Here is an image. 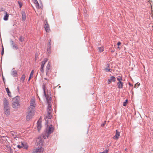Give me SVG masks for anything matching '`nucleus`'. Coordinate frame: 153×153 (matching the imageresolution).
I'll use <instances>...</instances> for the list:
<instances>
[{
	"label": "nucleus",
	"instance_id": "nucleus-1",
	"mask_svg": "<svg viewBox=\"0 0 153 153\" xmlns=\"http://www.w3.org/2000/svg\"><path fill=\"white\" fill-rule=\"evenodd\" d=\"M46 120L45 125H46V128L44 134L43 135V137L44 139H47L48 138L51 133H52L54 128V127L51 124L49 125L48 121L49 120Z\"/></svg>",
	"mask_w": 153,
	"mask_h": 153
},
{
	"label": "nucleus",
	"instance_id": "nucleus-2",
	"mask_svg": "<svg viewBox=\"0 0 153 153\" xmlns=\"http://www.w3.org/2000/svg\"><path fill=\"white\" fill-rule=\"evenodd\" d=\"M20 98L19 96H16L13 99V102L12 106L14 108L17 109L19 107L20 105L19 103Z\"/></svg>",
	"mask_w": 153,
	"mask_h": 153
},
{
	"label": "nucleus",
	"instance_id": "nucleus-3",
	"mask_svg": "<svg viewBox=\"0 0 153 153\" xmlns=\"http://www.w3.org/2000/svg\"><path fill=\"white\" fill-rule=\"evenodd\" d=\"M35 111L31 110L30 109H27V116H26V120L29 121L34 116Z\"/></svg>",
	"mask_w": 153,
	"mask_h": 153
},
{
	"label": "nucleus",
	"instance_id": "nucleus-4",
	"mask_svg": "<svg viewBox=\"0 0 153 153\" xmlns=\"http://www.w3.org/2000/svg\"><path fill=\"white\" fill-rule=\"evenodd\" d=\"M52 108L51 104H48V106L47 109V116L45 117V120L48 119L50 120L52 118V115L51 113L52 112Z\"/></svg>",
	"mask_w": 153,
	"mask_h": 153
},
{
	"label": "nucleus",
	"instance_id": "nucleus-5",
	"mask_svg": "<svg viewBox=\"0 0 153 153\" xmlns=\"http://www.w3.org/2000/svg\"><path fill=\"white\" fill-rule=\"evenodd\" d=\"M30 106L27 109H30V110L35 111V108L36 106L35 100V99H32L30 100Z\"/></svg>",
	"mask_w": 153,
	"mask_h": 153
},
{
	"label": "nucleus",
	"instance_id": "nucleus-6",
	"mask_svg": "<svg viewBox=\"0 0 153 153\" xmlns=\"http://www.w3.org/2000/svg\"><path fill=\"white\" fill-rule=\"evenodd\" d=\"M42 88L43 90L44 95L46 97L47 102L48 104H50V103L51 102V97L48 96L46 95L45 91V86L44 85H42Z\"/></svg>",
	"mask_w": 153,
	"mask_h": 153
},
{
	"label": "nucleus",
	"instance_id": "nucleus-7",
	"mask_svg": "<svg viewBox=\"0 0 153 153\" xmlns=\"http://www.w3.org/2000/svg\"><path fill=\"white\" fill-rule=\"evenodd\" d=\"M45 24L44 26L45 28L47 33L49 32L50 31V28L49 25L48 24L47 20H45Z\"/></svg>",
	"mask_w": 153,
	"mask_h": 153
},
{
	"label": "nucleus",
	"instance_id": "nucleus-8",
	"mask_svg": "<svg viewBox=\"0 0 153 153\" xmlns=\"http://www.w3.org/2000/svg\"><path fill=\"white\" fill-rule=\"evenodd\" d=\"M37 145L39 146H42L43 144V141L41 137L38 138L36 140Z\"/></svg>",
	"mask_w": 153,
	"mask_h": 153
},
{
	"label": "nucleus",
	"instance_id": "nucleus-9",
	"mask_svg": "<svg viewBox=\"0 0 153 153\" xmlns=\"http://www.w3.org/2000/svg\"><path fill=\"white\" fill-rule=\"evenodd\" d=\"M51 65L49 62H48L46 68V74L47 75H48L49 72L50 71Z\"/></svg>",
	"mask_w": 153,
	"mask_h": 153
},
{
	"label": "nucleus",
	"instance_id": "nucleus-10",
	"mask_svg": "<svg viewBox=\"0 0 153 153\" xmlns=\"http://www.w3.org/2000/svg\"><path fill=\"white\" fill-rule=\"evenodd\" d=\"M4 111L5 114L6 115H9L10 114L9 107H4Z\"/></svg>",
	"mask_w": 153,
	"mask_h": 153
},
{
	"label": "nucleus",
	"instance_id": "nucleus-11",
	"mask_svg": "<svg viewBox=\"0 0 153 153\" xmlns=\"http://www.w3.org/2000/svg\"><path fill=\"white\" fill-rule=\"evenodd\" d=\"M41 121L39 120L38 121L37 123V128L39 131L41 129Z\"/></svg>",
	"mask_w": 153,
	"mask_h": 153
},
{
	"label": "nucleus",
	"instance_id": "nucleus-12",
	"mask_svg": "<svg viewBox=\"0 0 153 153\" xmlns=\"http://www.w3.org/2000/svg\"><path fill=\"white\" fill-rule=\"evenodd\" d=\"M116 81V78L114 76H111L109 79H108V84L111 83V82L113 81L115 82Z\"/></svg>",
	"mask_w": 153,
	"mask_h": 153
},
{
	"label": "nucleus",
	"instance_id": "nucleus-13",
	"mask_svg": "<svg viewBox=\"0 0 153 153\" xmlns=\"http://www.w3.org/2000/svg\"><path fill=\"white\" fill-rule=\"evenodd\" d=\"M8 102L6 98H4V100L3 104L4 105V107H9L8 105Z\"/></svg>",
	"mask_w": 153,
	"mask_h": 153
},
{
	"label": "nucleus",
	"instance_id": "nucleus-14",
	"mask_svg": "<svg viewBox=\"0 0 153 153\" xmlns=\"http://www.w3.org/2000/svg\"><path fill=\"white\" fill-rule=\"evenodd\" d=\"M42 148L34 149L33 152V153H41L42 152Z\"/></svg>",
	"mask_w": 153,
	"mask_h": 153
},
{
	"label": "nucleus",
	"instance_id": "nucleus-15",
	"mask_svg": "<svg viewBox=\"0 0 153 153\" xmlns=\"http://www.w3.org/2000/svg\"><path fill=\"white\" fill-rule=\"evenodd\" d=\"M22 15V20L25 21L26 19V14L24 11L22 10L21 12Z\"/></svg>",
	"mask_w": 153,
	"mask_h": 153
},
{
	"label": "nucleus",
	"instance_id": "nucleus-16",
	"mask_svg": "<svg viewBox=\"0 0 153 153\" xmlns=\"http://www.w3.org/2000/svg\"><path fill=\"white\" fill-rule=\"evenodd\" d=\"M120 136V132L118 131L117 130H116V133L115 136L113 137V139L115 140H117Z\"/></svg>",
	"mask_w": 153,
	"mask_h": 153
},
{
	"label": "nucleus",
	"instance_id": "nucleus-17",
	"mask_svg": "<svg viewBox=\"0 0 153 153\" xmlns=\"http://www.w3.org/2000/svg\"><path fill=\"white\" fill-rule=\"evenodd\" d=\"M11 74L13 77H17V71L15 70L14 68H13Z\"/></svg>",
	"mask_w": 153,
	"mask_h": 153
},
{
	"label": "nucleus",
	"instance_id": "nucleus-18",
	"mask_svg": "<svg viewBox=\"0 0 153 153\" xmlns=\"http://www.w3.org/2000/svg\"><path fill=\"white\" fill-rule=\"evenodd\" d=\"M117 85L118 88H122L123 87V83L122 81H118L117 83Z\"/></svg>",
	"mask_w": 153,
	"mask_h": 153
},
{
	"label": "nucleus",
	"instance_id": "nucleus-19",
	"mask_svg": "<svg viewBox=\"0 0 153 153\" xmlns=\"http://www.w3.org/2000/svg\"><path fill=\"white\" fill-rule=\"evenodd\" d=\"M48 59L46 58H45L44 60L41 62V67H43L46 63L47 62Z\"/></svg>",
	"mask_w": 153,
	"mask_h": 153
},
{
	"label": "nucleus",
	"instance_id": "nucleus-20",
	"mask_svg": "<svg viewBox=\"0 0 153 153\" xmlns=\"http://www.w3.org/2000/svg\"><path fill=\"white\" fill-rule=\"evenodd\" d=\"M5 15L4 16L3 19L4 21H7L8 19V18L9 17V15L7 14V12L6 11H5Z\"/></svg>",
	"mask_w": 153,
	"mask_h": 153
},
{
	"label": "nucleus",
	"instance_id": "nucleus-21",
	"mask_svg": "<svg viewBox=\"0 0 153 153\" xmlns=\"http://www.w3.org/2000/svg\"><path fill=\"white\" fill-rule=\"evenodd\" d=\"M11 42L13 48L14 49H18V47L16 45L14 42L12 40H11Z\"/></svg>",
	"mask_w": 153,
	"mask_h": 153
},
{
	"label": "nucleus",
	"instance_id": "nucleus-22",
	"mask_svg": "<svg viewBox=\"0 0 153 153\" xmlns=\"http://www.w3.org/2000/svg\"><path fill=\"white\" fill-rule=\"evenodd\" d=\"M6 90L7 93V95L9 97H11V93L10 91L9 90L8 88H6Z\"/></svg>",
	"mask_w": 153,
	"mask_h": 153
},
{
	"label": "nucleus",
	"instance_id": "nucleus-23",
	"mask_svg": "<svg viewBox=\"0 0 153 153\" xmlns=\"http://www.w3.org/2000/svg\"><path fill=\"white\" fill-rule=\"evenodd\" d=\"M107 65L108 66V68H106L105 69V70L106 72H109L111 71V69L110 68H109V64H107Z\"/></svg>",
	"mask_w": 153,
	"mask_h": 153
},
{
	"label": "nucleus",
	"instance_id": "nucleus-24",
	"mask_svg": "<svg viewBox=\"0 0 153 153\" xmlns=\"http://www.w3.org/2000/svg\"><path fill=\"white\" fill-rule=\"evenodd\" d=\"M33 73H34V71H33V70H32L31 71V72L30 74V76L29 77V79H28L29 81L30 80L31 78L33 77Z\"/></svg>",
	"mask_w": 153,
	"mask_h": 153
},
{
	"label": "nucleus",
	"instance_id": "nucleus-25",
	"mask_svg": "<svg viewBox=\"0 0 153 153\" xmlns=\"http://www.w3.org/2000/svg\"><path fill=\"white\" fill-rule=\"evenodd\" d=\"M25 77V74H23L22 75V76L21 78V80L22 82H23L24 81Z\"/></svg>",
	"mask_w": 153,
	"mask_h": 153
},
{
	"label": "nucleus",
	"instance_id": "nucleus-26",
	"mask_svg": "<svg viewBox=\"0 0 153 153\" xmlns=\"http://www.w3.org/2000/svg\"><path fill=\"white\" fill-rule=\"evenodd\" d=\"M99 51L100 52H102L104 51V48L102 47L98 48Z\"/></svg>",
	"mask_w": 153,
	"mask_h": 153
},
{
	"label": "nucleus",
	"instance_id": "nucleus-27",
	"mask_svg": "<svg viewBox=\"0 0 153 153\" xmlns=\"http://www.w3.org/2000/svg\"><path fill=\"white\" fill-rule=\"evenodd\" d=\"M22 145L23 147H24V148L25 149H27L28 148V146L26 144H24L22 143Z\"/></svg>",
	"mask_w": 153,
	"mask_h": 153
},
{
	"label": "nucleus",
	"instance_id": "nucleus-28",
	"mask_svg": "<svg viewBox=\"0 0 153 153\" xmlns=\"http://www.w3.org/2000/svg\"><path fill=\"white\" fill-rule=\"evenodd\" d=\"M128 100L126 99L125 102H123V105L124 106H125L126 105V103L128 102Z\"/></svg>",
	"mask_w": 153,
	"mask_h": 153
},
{
	"label": "nucleus",
	"instance_id": "nucleus-29",
	"mask_svg": "<svg viewBox=\"0 0 153 153\" xmlns=\"http://www.w3.org/2000/svg\"><path fill=\"white\" fill-rule=\"evenodd\" d=\"M117 79L119 81H122V79L121 77L119 76L117 78Z\"/></svg>",
	"mask_w": 153,
	"mask_h": 153
},
{
	"label": "nucleus",
	"instance_id": "nucleus-30",
	"mask_svg": "<svg viewBox=\"0 0 153 153\" xmlns=\"http://www.w3.org/2000/svg\"><path fill=\"white\" fill-rule=\"evenodd\" d=\"M19 40L21 42H22L24 40V38H22V36H21L19 39Z\"/></svg>",
	"mask_w": 153,
	"mask_h": 153
},
{
	"label": "nucleus",
	"instance_id": "nucleus-31",
	"mask_svg": "<svg viewBox=\"0 0 153 153\" xmlns=\"http://www.w3.org/2000/svg\"><path fill=\"white\" fill-rule=\"evenodd\" d=\"M2 50H1V55H3L4 54V47L3 45L2 46Z\"/></svg>",
	"mask_w": 153,
	"mask_h": 153
},
{
	"label": "nucleus",
	"instance_id": "nucleus-32",
	"mask_svg": "<svg viewBox=\"0 0 153 153\" xmlns=\"http://www.w3.org/2000/svg\"><path fill=\"white\" fill-rule=\"evenodd\" d=\"M35 4L37 8H40V7H39V4L38 2L37 3Z\"/></svg>",
	"mask_w": 153,
	"mask_h": 153
},
{
	"label": "nucleus",
	"instance_id": "nucleus-33",
	"mask_svg": "<svg viewBox=\"0 0 153 153\" xmlns=\"http://www.w3.org/2000/svg\"><path fill=\"white\" fill-rule=\"evenodd\" d=\"M51 47H48V48H47V51L48 53H50L51 52Z\"/></svg>",
	"mask_w": 153,
	"mask_h": 153
},
{
	"label": "nucleus",
	"instance_id": "nucleus-34",
	"mask_svg": "<svg viewBox=\"0 0 153 153\" xmlns=\"http://www.w3.org/2000/svg\"><path fill=\"white\" fill-rule=\"evenodd\" d=\"M108 152V150L107 149H105L103 152H100L99 153H107Z\"/></svg>",
	"mask_w": 153,
	"mask_h": 153
},
{
	"label": "nucleus",
	"instance_id": "nucleus-35",
	"mask_svg": "<svg viewBox=\"0 0 153 153\" xmlns=\"http://www.w3.org/2000/svg\"><path fill=\"white\" fill-rule=\"evenodd\" d=\"M43 67H40V71L42 73H43L44 72V70L43 69Z\"/></svg>",
	"mask_w": 153,
	"mask_h": 153
},
{
	"label": "nucleus",
	"instance_id": "nucleus-36",
	"mask_svg": "<svg viewBox=\"0 0 153 153\" xmlns=\"http://www.w3.org/2000/svg\"><path fill=\"white\" fill-rule=\"evenodd\" d=\"M49 42L48 44V47H51V43H50L51 40L50 39L49 40Z\"/></svg>",
	"mask_w": 153,
	"mask_h": 153
},
{
	"label": "nucleus",
	"instance_id": "nucleus-37",
	"mask_svg": "<svg viewBox=\"0 0 153 153\" xmlns=\"http://www.w3.org/2000/svg\"><path fill=\"white\" fill-rule=\"evenodd\" d=\"M18 3L19 5L20 8L22 6V3L20 2L19 1Z\"/></svg>",
	"mask_w": 153,
	"mask_h": 153
},
{
	"label": "nucleus",
	"instance_id": "nucleus-38",
	"mask_svg": "<svg viewBox=\"0 0 153 153\" xmlns=\"http://www.w3.org/2000/svg\"><path fill=\"white\" fill-rule=\"evenodd\" d=\"M38 57V55H36L35 56V61H36V60L37 59Z\"/></svg>",
	"mask_w": 153,
	"mask_h": 153
},
{
	"label": "nucleus",
	"instance_id": "nucleus-39",
	"mask_svg": "<svg viewBox=\"0 0 153 153\" xmlns=\"http://www.w3.org/2000/svg\"><path fill=\"white\" fill-rule=\"evenodd\" d=\"M33 2L34 4H36V3H37L38 2L37 1V0H33Z\"/></svg>",
	"mask_w": 153,
	"mask_h": 153
},
{
	"label": "nucleus",
	"instance_id": "nucleus-40",
	"mask_svg": "<svg viewBox=\"0 0 153 153\" xmlns=\"http://www.w3.org/2000/svg\"><path fill=\"white\" fill-rule=\"evenodd\" d=\"M17 147H18L19 148V149H20L21 148H22V146H21L18 145L17 146Z\"/></svg>",
	"mask_w": 153,
	"mask_h": 153
},
{
	"label": "nucleus",
	"instance_id": "nucleus-41",
	"mask_svg": "<svg viewBox=\"0 0 153 153\" xmlns=\"http://www.w3.org/2000/svg\"><path fill=\"white\" fill-rule=\"evenodd\" d=\"M117 45L119 46L121 44V43L120 42H119L117 43Z\"/></svg>",
	"mask_w": 153,
	"mask_h": 153
},
{
	"label": "nucleus",
	"instance_id": "nucleus-42",
	"mask_svg": "<svg viewBox=\"0 0 153 153\" xmlns=\"http://www.w3.org/2000/svg\"><path fill=\"white\" fill-rule=\"evenodd\" d=\"M11 134H12L13 136L14 137V134H13V133H11ZM16 137H14V138H15Z\"/></svg>",
	"mask_w": 153,
	"mask_h": 153
},
{
	"label": "nucleus",
	"instance_id": "nucleus-43",
	"mask_svg": "<svg viewBox=\"0 0 153 153\" xmlns=\"http://www.w3.org/2000/svg\"><path fill=\"white\" fill-rule=\"evenodd\" d=\"M111 52H114V50H112L111 51Z\"/></svg>",
	"mask_w": 153,
	"mask_h": 153
},
{
	"label": "nucleus",
	"instance_id": "nucleus-44",
	"mask_svg": "<svg viewBox=\"0 0 153 153\" xmlns=\"http://www.w3.org/2000/svg\"><path fill=\"white\" fill-rule=\"evenodd\" d=\"M44 79H45L46 80H47V79L46 78H44Z\"/></svg>",
	"mask_w": 153,
	"mask_h": 153
},
{
	"label": "nucleus",
	"instance_id": "nucleus-45",
	"mask_svg": "<svg viewBox=\"0 0 153 153\" xmlns=\"http://www.w3.org/2000/svg\"><path fill=\"white\" fill-rule=\"evenodd\" d=\"M105 125V124H102V126H104Z\"/></svg>",
	"mask_w": 153,
	"mask_h": 153
},
{
	"label": "nucleus",
	"instance_id": "nucleus-46",
	"mask_svg": "<svg viewBox=\"0 0 153 153\" xmlns=\"http://www.w3.org/2000/svg\"><path fill=\"white\" fill-rule=\"evenodd\" d=\"M140 85V84H138V86H139Z\"/></svg>",
	"mask_w": 153,
	"mask_h": 153
},
{
	"label": "nucleus",
	"instance_id": "nucleus-47",
	"mask_svg": "<svg viewBox=\"0 0 153 153\" xmlns=\"http://www.w3.org/2000/svg\"><path fill=\"white\" fill-rule=\"evenodd\" d=\"M129 85H130V83H129Z\"/></svg>",
	"mask_w": 153,
	"mask_h": 153
},
{
	"label": "nucleus",
	"instance_id": "nucleus-48",
	"mask_svg": "<svg viewBox=\"0 0 153 153\" xmlns=\"http://www.w3.org/2000/svg\"><path fill=\"white\" fill-rule=\"evenodd\" d=\"M118 48H119V47H118Z\"/></svg>",
	"mask_w": 153,
	"mask_h": 153
},
{
	"label": "nucleus",
	"instance_id": "nucleus-49",
	"mask_svg": "<svg viewBox=\"0 0 153 153\" xmlns=\"http://www.w3.org/2000/svg\"><path fill=\"white\" fill-rule=\"evenodd\" d=\"M0 153H1L0 152Z\"/></svg>",
	"mask_w": 153,
	"mask_h": 153
}]
</instances>
